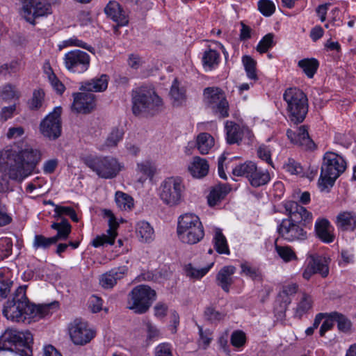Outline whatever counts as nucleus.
Returning <instances> with one entry per match:
<instances>
[{
	"label": "nucleus",
	"instance_id": "1",
	"mask_svg": "<svg viewBox=\"0 0 356 356\" xmlns=\"http://www.w3.org/2000/svg\"><path fill=\"white\" fill-rule=\"evenodd\" d=\"M40 160V151L30 145L18 151L3 149L0 151V165L6 172L2 179L6 182L8 178L22 181L34 172Z\"/></svg>",
	"mask_w": 356,
	"mask_h": 356
},
{
	"label": "nucleus",
	"instance_id": "2",
	"mask_svg": "<svg viewBox=\"0 0 356 356\" xmlns=\"http://www.w3.org/2000/svg\"><path fill=\"white\" fill-rule=\"evenodd\" d=\"M26 285L19 286L4 305L3 314L13 322H24L26 319H40L52 314L58 307V302L46 305L31 304L26 296Z\"/></svg>",
	"mask_w": 356,
	"mask_h": 356
},
{
	"label": "nucleus",
	"instance_id": "3",
	"mask_svg": "<svg viewBox=\"0 0 356 356\" xmlns=\"http://www.w3.org/2000/svg\"><path fill=\"white\" fill-rule=\"evenodd\" d=\"M132 112L136 116H153L163 108L162 99L149 87L142 86L131 92Z\"/></svg>",
	"mask_w": 356,
	"mask_h": 356
},
{
	"label": "nucleus",
	"instance_id": "4",
	"mask_svg": "<svg viewBox=\"0 0 356 356\" xmlns=\"http://www.w3.org/2000/svg\"><path fill=\"white\" fill-rule=\"evenodd\" d=\"M33 338L29 330L8 328L0 337V350L14 352L19 356H32Z\"/></svg>",
	"mask_w": 356,
	"mask_h": 356
},
{
	"label": "nucleus",
	"instance_id": "5",
	"mask_svg": "<svg viewBox=\"0 0 356 356\" xmlns=\"http://www.w3.org/2000/svg\"><path fill=\"white\" fill-rule=\"evenodd\" d=\"M346 168V161L341 156L333 152L325 153L318 182L321 190L325 191L333 186L336 179L345 171Z\"/></svg>",
	"mask_w": 356,
	"mask_h": 356
},
{
	"label": "nucleus",
	"instance_id": "6",
	"mask_svg": "<svg viewBox=\"0 0 356 356\" xmlns=\"http://www.w3.org/2000/svg\"><path fill=\"white\" fill-rule=\"evenodd\" d=\"M177 232L181 241L188 245L197 243L204 235L199 217L192 213H185L179 218Z\"/></svg>",
	"mask_w": 356,
	"mask_h": 356
},
{
	"label": "nucleus",
	"instance_id": "7",
	"mask_svg": "<svg viewBox=\"0 0 356 356\" xmlns=\"http://www.w3.org/2000/svg\"><path fill=\"white\" fill-rule=\"evenodd\" d=\"M283 97L287 103V111L291 122L295 124L301 123L308 111L305 94L298 88H290L285 90Z\"/></svg>",
	"mask_w": 356,
	"mask_h": 356
},
{
	"label": "nucleus",
	"instance_id": "8",
	"mask_svg": "<svg viewBox=\"0 0 356 356\" xmlns=\"http://www.w3.org/2000/svg\"><path fill=\"white\" fill-rule=\"evenodd\" d=\"M156 297V291L150 286L145 284L136 286L128 294L127 308L136 314H145L149 310Z\"/></svg>",
	"mask_w": 356,
	"mask_h": 356
},
{
	"label": "nucleus",
	"instance_id": "9",
	"mask_svg": "<svg viewBox=\"0 0 356 356\" xmlns=\"http://www.w3.org/2000/svg\"><path fill=\"white\" fill-rule=\"evenodd\" d=\"M185 186L181 178L170 177L162 181L159 188L158 194L163 204L174 207L181 202Z\"/></svg>",
	"mask_w": 356,
	"mask_h": 356
},
{
	"label": "nucleus",
	"instance_id": "10",
	"mask_svg": "<svg viewBox=\"0 0 356 356\" xmlns=\"http://www.w3.org/2000/svg\"><path fill=\"white\" fill-rule=\"evenodd\" d=\"M85 164L101 178L112 179L115 177L123 168V165L113 157H88L84 159Z\"/></svg>",
	"mask_w": 356,
	"mask_h": 356
},
{
	"label": "nucleus",
	"instance_id": "11",
	"mask_svg": "<svg viewBox=\"0 0 356 356\" xmlns=\"http://www.w3.org/2000/svg\"><path fill=\"white\" fill-rule=\"evenodd\" d=\"M204 101L208 108L219 118L229 115V104L225 93L219 88L209 87L204 90Z\"/></svg>",
	"mask_w": 356,
	"mask_h": 356
},
{
	"label": "nucleus",
	"instance_id": "12",
	"mask_svg": "<svg viewBox=\"0 0 356 356\" xmlns=\"http://www.w3.org/2000/svg\"><path fill=\"white\" fill-rule=\"evenodd\" d=\"M61 111V107H56L41 121L40 131L44 138L54 140L60 136L62 132Z\"/></svg>",
	"mask_w": 356,
	"mask_h": 356
},
{
	"label": "nucleus",
	"instance_id": "13",
	"mask_svg": "<svg viewBox=\"0 0 356 356\" xmlns=\"http://www.w3.org/2000/svg\"><path fill=\"white\" fill-rule=\"evenodd\" d=\"M330 258L318 254H309L305 261L302 273L304 279L309 280L314 274H320L326 277L329 274Z\"/></svg>",
	"mask_w": 356,
	"mask_h": 356
},
{
	"label": "nucleus",
	"instance_id": "14",
	"mask_svg": "<svg viewBox=\"0 0 356 356\" xmlns=\"http://www.w3.org/2000/svg\"><path fill=\"white\" fill-rule=\"evenodd\" d=\"M22 15L26 22L34 25L35 19L51 13V6L46 0H22Z\"/></svg>",
	"mask_w": 356,
	"mask_h": 356
},
{
	"label": "nucleus",
	"instance_id": "15",
	"mask_svg": "<svg viewBox=\"0 0 356 356\" xmlns=\"http://www.w3.org/2000/svg\"><path fill=\"white\" fill-rule=\"evenodd\" d=\"M90 56L85 51L76 49L65 54L64 64L65 67L73 73H83L90 66Z\"/></svg>",
	"mask_w": 356,
	"mask_h": 356
},
{
	"label": "nucleus",
	"instance_id": "16",
	"mask_svg": "<svg viewBox=\"0 0 356 356\" xmlns=\"http://www.w3.org/2000/svg\"><path fill=\"white\" fill-rule=\"evenodd\" d=\"M69 332L72 342L83 346L88 343L95 336V332L88 327L86 321L75 319L70 325Z\"/></svg>",
	"mask_w": 356,
	"mask_h": 356
},
{
	"label": "nucleus",
	"instance_id": "17",
	"mask_svg": "<svg viewBox=\"0 0 356 356\" xmlns=\"http://www.w3.org/2000/svg\"><path fill=\"white\" fill-rule=\"evenodd\" d=\"M277 232L280 236L289 242H302L307 238V232L300 225L289 220H282Z\"/></svg>",
	"mask_w": 356,
	"mask_h": 356
},
{
	"label": "nucleus",
	"instance_id": "18",
	"mask_svg": "<svg viewBox=\"0 0 356 356\" xmlns=\"http://www.w3.org/2000/svg\"><path fill=\"white\" fill-rule=\"evenodd\" d=\"M51 227L57 231V234L52 237L46 238L42 235H35L33 245H52L58 240L65 239L71 231V225L66 219H62L60 222H54Z\"/></svg>",
	"mask_w": 356,
	"mask_h": 356
},
{
	"label": "nucleus",
	"instance_id": "19",
	"mask_svg": "<svg viewBox=\"0 0 356 356\" xmlns=\"http://www.w3.org/2000/svg\"><path fill=\"white\" fill-rule=\"evenodd\" d=\"M284 207L289 216V218L286 220H289L293 223L300 225L302 222H306L312 219V213L296 202L287 201L284 203Z\"/></svg>",
	"mask_w": 356,
	"mask_h": 356
},
{
	"label": "nucleus",
	"instance_id": "20",
	"mask_svg": "<svg viewBox=\"0 0 356 356\" xmlns=\"http://www.w3.org/2000/svg\"><path fill=\"white\" fill-rule=\"evenodd\" d=\"M286 136L291 143L305 149L312 150L316 147V145L309 137L307 128L305 125L296 128V130L289 129L286 131Z\"/></svg>",
	"mask_w": 356,
	"mask_h": 356
},
{
	"label": "nucleus",
	"instance_id": "21",
	"mask_svg": "<svg viewBox=\"0 0 356 356\" xmlns=\"http://www.w3.org/2000/svg\"><path fill=\"white\" fill-rule=\"evenodd\" d=\"M72 109L77 113H88L95 107V95L90 92L74 93Z\"/></svg>",
	"mask_w": 356,
	"mask_h": 356
},
{
	"label": "nucleus",
	"instance_id": "22",
	"mask_svg": "<svg viewBox=\"0 0 356 356\" xmlns=\"http://www.w3.org/2000/svg\"><path fill=\"white\" fill-rule=\"evenodd\" d=\"M105 214L108 217V226L109 228L107 230V234H102L101 236H97L91 241V245H113L115 243V237L117 236V229L119 227V224L117 222L114 215L110 210H106Z\"/></svg>",
	"mask_w": 356,
	"mask_h": 356
},
{
	"label": "nucleus",
	"instance_id": "23",
	"mask_svg": "<svg viewBox=\"0 0 356 356\" xmlns=\"http://www.w3.org/2000/svg\"><path fill=\"white\" fill-rule=\"evenodd\" d=\"M127 273L126 266L112 268L111 270L101 275L99 284L104 289H112L118 281L124 278Z\"/></svg>",
	"mask_w": 356,
	"mask_h": 356
},
{
	"label": "nucleus",
	"instance_id": "24",
	"mask_svg": "<svg viewBox=\"0 0 356 356\" xmlns=\"http://www.w3.org/2000/svg\"><path fill=\"white\" fill-rule=\"evenodd\" d=\"M104 11L118 26H125L128 24L127 15L118 2L110 1L105 7Z\"/></svg>",
	"mask_w": 356,
	"mask_h": 356
},
{
	"label": "nucleus",
	"instance_id": "25",
	"mask_svg": "<svg viewBox=\"0 0 356 356\" xmlns=\"http://www.w3.org/2000/svg\"><path fill=\"white\" fill-rule=\"evenodd\" d=\"M335 224L341 231L356 229V213L353 211H341L336 217Z\"/></svg>",
	"mask_w": 356,
	"mask_h": 356
},
{
	"label": "nucleus",
	"instance_id": "26",
	"mask_svg": "<svg viewBox=\"0 0 356 356\" xmlns=\"http://www.w3.org/2000/svg\"><path fill=\"white\" fill-rule=\"evenodd\" d=\"M236 270L233 266H225L216 275L218 285L226 293L229 291L230 286L234 283L232 275L235 273Z\"/></svg>",
	"mask_w": 356,
	"mask_h": 356
},
{
	"label": "nucleus",
	"instance_id": "27",
	"mask_svg": "<svg viewBox=\"0 0 356 356\" xmlns=\"http://www.w3.org/2000/svg\"><path fill=\"white\" fill-rule=\"evenodd\" d=\"M315 230L317 236L323 243H329L334 241L333 227L327 219L323 218L318 220L315 224Z\"/></svg>",
	"mask_w": 356,
	"mask_h": 356
},
{
	"label": "nucleus",
	"instance_id": "28",
	"mask_svg": "<svg viewBox=\"0 0 356 356\" xmlns=\"http://www.w3.org/2000/svg\"><path fill=\"white\" fill-rule=\"evenodd\" d=\"M209 165L205 159L200 156H195L193 162L188 166V170L193 177L202 178L205 177L209 172Z\"/></svg>",
	"mask_w": 356,
	"mask_h": 356
},
{
	"label": "nucleus",
	"instance_id": "29",
	"mask_svg": "<svg viewBox=\"0 0 356 356\" xmlns=\"http://www.w3.org/2000/svg\"><path fill=\"white\" fill-rule=\"evenodd\" d=\"M252 174H250L248 181L253 187H259L266 185L270 180V173L267 170L258 168L255 164Z\"/></svg>",
	"mask_w": 356,
	"mask_h": 356
},
{
	"label": "nucleus",
	"instance_id": "30",
	"mask_svg": "<svg viewBox=\"0 0 356 356\" xmlns=\"http://www.w3.org/2000/svg\"><path fill=\"white\" fill-rule=\"evenodd\" d=\"M136 234L139 241L143 243H150L154 238V229L146 221H140L137 223Z\"/></svg>",
	"mask_w": 356,
	"mask_h": 356
},
{
	"label": "nucleus",
	"instance_id": "31",
	"mask_svg": "<svg viewBox=\"0 0 356 356\" xmlns=\"http://www.w3.org/2000/svg\"><path fill=\"white\" fill-rule=\"evenodd\" d=\"M108 76L106 74L101 75L100 77L91 79L81 86V89L88 92H102L108 86Z\"/></svg>",
	"mask_w": 356,
	"mask_h": 356
},
{
	"label": "nucleus",
	"instance_id": "32",
	"mask_svg": "<svg viewBox=\"0 0 356 356\" xmlns=\"http://www.w3.org/2000/svg\"><path fill=\"white\" fill-rule=\"evenodd\" d=\"M225 129L229 144L238 143L242 140L243 131L238 124L233 122H227Z\"/></svg>",
	"mask_w": 356,
	"mask_h": 356
},
{
	"label": "nucleus",
	"instance_id": "33",
	"mask_svg": "<svg viewBox=\"0 0 356 356\" xmlns=\"http://www.w3.org/2000/svg\"><path fill=\"white\" fill-rule=\"evenodd\" d=\"M214 146V138L208 133H201L197 136L196 147L201 154H207Z\"/></svg>",
	"mask_w": 356,
	"mask_h": 356
},
{
	"label": "nucleus",
	"instance_id": "34",
	"mask_svg": "<svg viewBox=\"0 0 356 356\" xmlns=\"http://www.w3.org/2000/svg\"><path fill=\"white\" fill-rule=\"evenodd\" d=\"M230 188L226 185H219L214 187L208 195V203L211 207L216 205L223 200L229 192Z\"/></svg>",
	"mask_w": 356,
	"mask_h": 356
},
{
	"label": "nucleus",
	"instance_id": "35",
	"mask_svg": "<svg viewBox=\"0 0 356 356\" xmlns=\"http://www.w3.org/2000/svg\"><path fill=\"white\" fill-rule=\"evenodd\" d=\"M13 281L8 270L0 269V299H5L10 292Z\"/></svg>",
	"mask_w": 356,
	"mask_h": 356
},
{
	"label": "nucleus",
	"instance_id": "36",
	"mask_svg": "<svg viewBox=\"0 0 356 356\" xmlns=\"http://www.w3.org/2000/svg\"><path fill=\"white\" fill-rule=\"evenodd\" d=\"M312 299L310 296L303 293L295 309L294 316L300 319L312 307Z\"/></svg>",
	"mask_w": 356,
	"mask_h": 356
},
{
	"label": "nucleus",
	"instance_id": "37",
	"mask_svg": "<svg viewBox=\"0 0 356 356\" xmlns=\"http://www.w3.org/2000/svg\"><path fill=\"white\" fill-rule=\"evenodd\" d=\"M328 316H330L337 322L339 331L347 333L351 330L352 323L345 315L337 312H333L329 313Z\"/></svg>",
	"mask_w": 356,
	"mask_h": 356
},
{
	"label": "nucleus",
	"instance_id": "38",
	"mask_svg": "<svg viewBox=\"0 0 356 356\" xmlns=\"http://www.w3.org/2000/svg\"><path fill=\"white\" fill-rule=\"evenodd\" d=\"M240 266L241 275L247 276L254 281L262 280L261 272L258 267L247 261L241 263Z\"/></svg>",
	"mask_w": 356,
	"mask_h": 356
},
{
	"label": "nucleus",
	"instance_id": "39",
	"mask_svg": "<svg viewBox=\"0 0 356 356\" xmlns=\"http://www.w3.org/2000/svg\"><path fill=\"white\" fill-rule=\"evenodd\" d=\"M318 61L315 58H304L298 61V65L309 78H312L318 67Z\"/></svg>",
	"mask_w": 356,
	"mask_h": 356
},
{
	"label": "nucleus",
	"instance_id": "40",
	"mask_svg": "<svg viewBox=\"0 0 356 356\" xmlns=\"http://www.w3.org/2000/svg\"><path fill=\"white\" fill-rule=\"evenodd\" d=\"M213 264L214 263L212 262L204 268L197 269L188 264L184 267L186 275L191 279L200 280L209 271Z\"/></svg>",
	"mask_w": 356,
	"mask_h": 356
},
{
	"label": "nucleus",
	"instance_id": "41",
	"mask_svg": "<svg viewBox=\"0 0 356 356\" xmlns=\"http://www.w3.org/2000/svg\"><path fill=\"white\" fill-rule=\"evenodd\" d=\"M170 95L174 100V106H181L186 101L185 90L179 87V84L176 79L172 84Z\"/></svg>",
	"mask_w": 356,
	"mask_h": 356
},
{
	"label": "nucleus",
	"instance_id": "42",
	"mask_svg": "<svg viewBox=\"0 0 356 356\" xmlns=\"http://www.w3.org/2000/svg\"><path fill=\"white\" fill-rule=\"evenodd\" d=\"M219 54L213 49L206 51L202 57L203 66L206 70H211L218 65L219 61Z\"/></svg>",
	"mask_w": 356,
	"mask_h": 356
},
{
	"label": "nucleus",
	"instance_id": "43",
	"mask_svg": "<svg viewBox=\"0 0 356 356\" xmlns=\"http://www.w3.org/2000/svg\"><path fill=\"white\" fill-rule=\"evenodd\" d=\"M19 92L15 86L7 83L0 88V99L8 102L12 99H18Z\"/></svg>",
	"mask_w": 356,
	"mask_h": 356
},
{
	"label": "nucleus",
	"instance_id": "44",
	"mask_svg": "<svg viewBox=\"0 0 356 356\" xmlns=\"http://www.w3.org/2000/svg\"><path fill=\"white\" fill-rule=\"evenodd\" d=\"M115 202L121 210H131L134 207V199L121 191L115 193Z\"/></svg>",
	"mask_w": 356,
	"mask_h": 356
},
{
	"label": "nucleus",
	"instance_id": "45",
	"mask_svg": "<svg viewBox=\"0 0 356 356\" xmlns=\"http://www.w3.org/2000/svg\"><path fill=\"white\" fill-rule=\"evenodd\" d=\"M124 131L122 129L115 127L108 135L104 147H115L118 145V143L122 140Z\"/></svg>",
	"mask_w": 356,
	"mask_h": 356
},
{
	"label": "nucleus",
	"instance_id": "46",
	"mask_svg": "<svg viewBox=\"0 0 356 356\" xmlns=\"http://www.w3.org/2000/svg\"><path fill=\"white\" fill-rule=\"evenodd\" d=\"M255 163L252 161H246L243 163L237 165L232 169V174L237 177H245L248 179L252 174L253 168Z\"/></svg>",
	"mask_w": 356,
	"mask_h": 356
},
{
	"label": "nucleus",
	"instance_id": "47",
	"mask_svg": "<svg viewBox=\"0 0 356 356\" xmlns=\"http://www.w3.org/2000/svg\"><path fill=\"white\" fill-rule=\"evenodd\" d=\"M199 330V339L197 340V344L200 348L205 350L210 345L213 338H212V332L209 330H203L202 326L198 325Z\"/></svg>",
	"mask_w": 356,
	"mask_h": 356
},
{
	"label": "nucleus",
	"instance_id": "48",
	"mask_svg": "<svg viewBox=\"0 0 356 356\" xmlns=\"http://www.w3.org/2000/svg\"><path fill=\"white\" fill-rule=\"evenodd\" d=\"M46 74L48 76L49 81L52 88L59 95H62L65 91V87L62 82L58 79L56 75L52 70V68L49 65L48 69L45 70Z\"/></svg>",
	"mask_w": 356,
	"mask_h": 356
},
{
	"label": "nucleus",
	"instance_id": "49",
	"mask_svg": "<svg viewBox=\"0 0 356 356\" xmlns=\"http://www.w3.org/2000/svg\"><path fill=\"white\" fill-rule=\"evenodd\" d=\"M44 96L45 94L42 89L35 90L33 97L29 103L30 109L38 110L41 108L44 101Z\"/></svg>",
	"mask_w": 356,
	"mask_h": 356
},
{
	"label": "nucleus",
	"instance_id": "50",
	"mask_svg": "<svg viewBox=\"0 0 356 356\" xmlns=\"http://www.w3.org/2000/svg\"><path fill=\"white\" fill-rule=\"evenodd\" d=\"M242 61L249 79L256 80L257 76L256 74V61L249 56H244Z\"/></svg>",
	"mask_w": 356,
	"mask_h": 356
},
{
	"label": "nucleus",
	"instance_id": "51",
	"mask_svg": "<svg viewBox=\"0 0 356 356\" xmlns=\"http://www.w3.org/2000/svg\"><path fill=\"white\" fill-rule=\"evenodd\" d=\"M204 315L207 321L215 323L223 320L226 314L217 311L212 307H207L204 310Z\"/></svg>",
	"mask_w": 356,
	"mask_h": 356
},
{
	"label": "nucleus",
	"instance_id": "52",
	"mask_svg": "<svg viewBox=\"0 0 356 356\" xmlns=\"http://www.w3.org/2000/svg\"><path fill=\"white\" fill-rule=\"evenodd\" d=\"M230 341L234 348L240 350L246 343V335L242 330H235L231 335Z\"/></svg>",
	"mask_w": 356,
	"mask_h": 356
},
{
	"label": "nucleus",
	"instance_id": "53",
	"mask_svg": "<svg viewBox=\"0 0 356 356\" xmlns=\"http://www.w3.org/2000/svg\"><path fill=\"white\" fill-rule=\"evenodd\" d=\"M278 255L285 261L289 262L296 260L295 252L289 246H275Z\"/></svg>",
	"mask_w": 356,
	"mask_h": 356
},
{
	"label": "nucleus",
	"instance_id": "54",
	"mask_svg": "<svg viewBox=\"0 0 356 356\" xmlns=\"http://www.w3.org/2000/svg\"><path fill=\"white\" fill-rule=\"evenodd\" d=\"M273 37L274 35L273 33L266 35L259 42L257 47V50L261 54L266 53L274 45Z\"/></svg>",
	"mask_w": 356,
	"mask_h": 356
},
{
	"label": "nucleus",
	"instance_id": "55",
	"mask_svg": "<svg viewBox=\"0 0 356 356\" xmlns=\"http://www.w3.org/2000/svg\"><path fill=\"white\" fill-rule=\"evenodd\" d=\"M259 11L266 17L272 15L275 10V6L273 1L269 0H260L258 2Z\"/></svg>",
	"mask_w": 356,
	"mask_h": 356
},
{
	"label": "nucleus",
	"instance_id": "56",
	"mask_svg": "<svg viewBox=\"0 0 356 356\" xmlns=\"http://www.w3.org/2000/svg\"><path fill=\"white\" fill-rule=\"evenodd\" d=\"M20 65L19 60H13L0 66V74L6 75L17 73L20 70Z\"/></svg>",
	"mask_w": 356,
	"mask_h": 356
},
{
	"label": "nucleus",
	"instance_id": "57",
	"mask_svg": "<svg viewBox=\"0 0 356 356\" xmlns=\"http://www.w3.org/2000/svg\"><path fill=\"white\" fill-rule=\"evenodd\" d=\"M284 169L291 175H302L303 174L302 167L293 159H289L284 165Z\"/></svg>",
	"mask_w": 356,
	"mask_h": 356
},
{
	"label": "nucleus",
	"instance_id": "58",
	"mask_svg": "<svg viewBox=\"0 0 356 356\" xmlns=\"http://www.w3.org/2000/svg\"><path fill=\"white\" fill-rule=\"evenodd\" d=\"M154 356H173L172 347L169 343H161L154 350Z\"/></svg>",
	"mask_w": 356,
	"mask_h": 356
},
{
	"label": "nucleus",
	"instance_id": "59",
	"mask_svg": "<svg viewBox=\"0 0 356 356\" xmlns=\"http://www.w3.org/2000/svg\"><path fill=\"white\" fill-rule=\"evenodd\" d=\"M88 305L93 313H97L102 310V300L99 297L93 295L88 301Z\"/></svg>",
	"mask_w": 356,
	"mask_h": 356
},
{
	"label": "nucleus",
	"instance_id": "60",
	"mask_svg": "<svg viewBox=\"0 0 356 356\" xmlns=\"http://www.w3.org/2000/svg\"><path fill=\"white\" fill-rule=\"evenodd\" d=\"M15 111V104L3 107L0 113L1 120L3 122H6V120H8V119L11 118L13 116Z\"/></svg>",
	"mask_w": 356,
	"mask_h": 356
},
{
	"label": "nucleus",
	"instance_id": "61",
	"mask_svg": "<svg viewBox=\"0 0 356 356\" xmlns=\"http://www.w3.org/2000/svg\"><path fill=\"white\" fill-rule=\"evenodd\" d=\"M147 327V340L152 341L157 339L159 337L160 332L156 327L148 322L146 323Z\"/></svg>",
	"mask_w": 356,
	"mask_h": 356
},
{
	"label": "nucleus",
	"instance_id": "62",
	"mask_svg": "<svg viewBox=\"0 0 356 356\" xmlns=\"http://www.w3.org/2000/svg\"><path fill=\"white\" fill-rule=\"evenodd\" d=\"M213 241L214 245H227V239L223 234L222 229L220 228H214Z\"/></svg>",
	"mask_w": 356,
	"mask_h": 356
},
{
	"label": "nucleus",
	"instance_id": "63",
	"mask_svg": "<svg viewBox=\"0 0 356 356\" xmlns=\"http://www.w3.org/2000/svg\"><path fill=\"white\" fill-rule=\"evenodd\" d=\"M258 156L268 164L272 165L271 155L269 149L264 145L260 146L257 150Z\"/></svg>",
	"mask_w": 356,
	"mask_h": 356
},
{
	"label": "nucleus",
	"instance_id": "64",
	"mask_svg": "<svg viewBox=\"0 0 356 356\" xmlns=\"http://www.w3.org/2000/svg\"><path fill=\"white\" fill-rule=\"evenodd\" d=\"M325 320L322 323L321 327L319 334L321 337H323L326 332L332 330L334 327V322L335 321L330 316H325Z\"/></svg>",
	"mask_w": 356,
	"mask_h": 356
}]
</instances>
